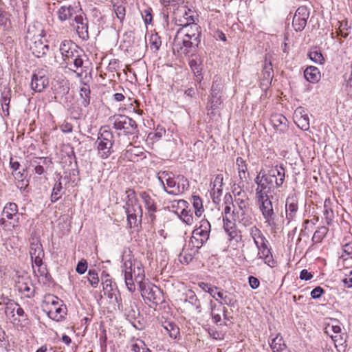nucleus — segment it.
Listing matches in <instances>:
<instances>
[{"mask_svg":"<svg viewBox=\"0 0 352 352\" xmlns=\"http://www.w3.org/2000/svg\"><path fill=\"white\" fill-rule=\"evenodd\" d=\"M144 277V270L141 263L138 261L136 263L135 267L133 268V279L135 284L137 283L140 286L142 283H145Z\"/></svg>","mask_w":352,"mask_h":352,"instance_id":"nucleus-29","label":"nucleus"},{"mask_svg":"<svg viewBox=\"0 0 352 352\" xmlns=\"http://www.w3.org/2000/svg\"><path fill=\"white\" fill-rule=\"evenodd\" d=\"M250 234L251 237L253 239L256 245H258V243L267 239L264 234L262 233L261 230L256 226H254L250 228Z\"/></svg>","mask_w":352,"mask_h":352,"instance_id":"nucleus-38","label":"nucleus"},{"mask_svg":"<svg viewBox=\"0 0 352 352\" xmlns=\"http://www.w3.org/2000/svg\"><path fill=\"white\" fill-rule=\"evenodd\" d=\"M186 302H188L192 305L195 306L197 309H199L201 306L199 300L197 298L195 293L192 290H188L186 293Z\"/></svg>","mask_w":352,"mask_h":352,"instance_id":"nucleus-43","label":"nucleus"},{"mask_svg":"<svg viewBox=\"0 0 352 352\" xmlns=\"http://www.w3.org/2000/svg\"><path fill=\"white\" fill-rule=\"evenodd\" d=\"M338 34L343 38H346L350 32L351 26L347 21H342L338 22Z\"/></svg>","mask_w":352,"mask_h":352,"instance_id":"nucleus-45","label":"nucleus"},{"mask_svg":"<svg viewBox=\"0 0 352 352\" xmlns=\"http://www.w3.org/2000/svg\"><path fill=\"white\" fill-rule=\"evenodd\" d=\"M162 326L170 338L176 339L179 336V329L174 322L165 320Z\"/></svg>","mask_w":352,"mask_h":352,"instance_id":"nucleus-30","label":"nucleus"},{"mask_svg":"<svg viewBox=\"0 0 352 352\" xmlns=\"http://www.w3.org/2000/svg\"><path fill=\"white\" fill-rule=\"evenodd\" d=\"M307 25V21L296 16H294L292 25L296 32H301Z\"/></svg>","mask_w":352,"mask_h":352,"instance_id":"nucleus-50","label":"nucleus"},{"mask_svg":"<svg viewBox=\"0 0 352 352\" xmlns=\"http://www.w3.org/2000/svg\"><path fill=\"white\" fill-rule=\"evenodd\" d=\"M102 284L103 285L104 294L111 300V302H116L118 306H120L121 298L120 292L117 288L116 284L113 283L110 276L106 274L101 277Z\"/></svg>","mask_w":352,"mask_h":352,"instance_id":"nucleus-14","label":"nucleus"},{"mask_svg":"<svg viewBox=\"0 0 352 352\" xmlns=\"http://www.w3.org/2000/svg\"><path fill=\"white\" fill-rule=\"evenodd\" d=\"M87 280L93 287L96 288L98 286L99 283V278L98 273L95 270L89 271Z\"/></svg>","mask_w":352,"mask_h":352,"instance_id":"nucleus-52","label":"nucleus"},{"mask_svg":"<svg viewBox=\"0 0 352 352\" xmlns=\"http://www.w3.org/2000/svg\"><path fill=\"white\" fill-rule=\"evenodd\" d=\"M211 226L207 219H202L199 226L194 229L190 243L197 250L201 248L209 239Z\"/></svg>","mask_w":352,"mask_h":352,"instance_id":"nucleus-7","label":"nucleus"},{"mask_svg":"<svg viewBox=\"0 0 352 352\" xmlns=\"http://www.w3.org/2000/svg\"><path fill=\"white\" fill-rule=\"evenodd\" d=\"M200 42H196L184 36H179L176 34L173 43V49L174 52H177L180 56H188L190 52H194L198 47Z\"/></svg>","mask_w":352,"mask_h":352,"instance_id":"nucleus-9","label":"nucleus"},{"mask_svg":"<svg viewBox=\"0 0 352 352\" xmlns=\"http://www.w3.org/2000/svg\"><path fill=\"white\" fill-rule=\"evenodd\" d=\"M127 216V222L129 228H133L135 226H137V218L138 217H140V214H126Z\"/></svg>","mask_w":352,"mask_h":352,"instance_id":"nucleus-59","label":"nucleus"},{"mask_svg":"<svg viewBox=\"0 0 352 352\" xmlns=\"http://www.w3.org/2000/svg\"><path fill=\"white\" fill-rule=\"evenodd\" d=\"M81 11L80 3L76 0H66L57 11L58 18L60 21L71 19L74 14Z\"/></svg>","mask_w":352,"mask_h":352,"instance_id":"nucleus-13","label":"nucleus"},{"mask_svg":"<svg viewBox=\"0 0 352 352\" xmlns=\"http://www.w3.org/2000/svg\"><path fill=\"white\" fill-rule=\"evenodd\" d=\"M270 347L273 352H282L286 349V345L282 337L277 336L272 340Z\"/></svg>","mask_w":352,"mask_h":352,"instance_id":"nucleus-39","label":"nucleus"},{"mask_svg":"<svg viewBox=\"0 0 352 352\" xmlns=\"http://www.w3.org/2000/svg\"><path fill=\"white\" fill-rule=\"evenodd\" d=\"M16 287L26 298H30L34 296L35 289L30 282L18 281Z\"/></svg>","mask_w":352,"mask_h":352,"instance_id":"nucleus-24","label":"nucleus"},{"mask_svg":"<svg viewBox=\"0 0 352 352\" xmlns=\"http://www.w3.org/2000/svg\"><path fill=\"white\" fill-rule=\"evenodd\" d=\"M219 303L226 305L232 308L237 307V300L234 294L226 291L225 292L223 300H219Z\"/></svg>","mask_w":352,"mask_h":352,"instance_id":"nucleus-36","label":"nucleus"},{"mask_svg":"<svg viewBox=\"0 0 352 352\" xmlns=\"http://www.w3.org/2000/svg\"><path fill=\"white\" fill-rule=\"evenodd\" d=\"M145 24H151L153 20L152 9L148 8L144 10L142 14Z\"/></svg>","mask_w":352,"mask_h":352,"instance_id":"nucleus-60","label":"nucleus"},{"mask_svg":"<svg viewBox=\"0 0 352 352\" xmlns=\"http://www.w3.org/2000/svg\"><path fill=\"white\" fill-rule=\"evenodd\" d=\"M11 99L10 90L3 91L1 94L0 102L5 116H9V107Z\"/></svg>","mask_w":352,"mask_h":352,"instance_id":"nucleus-32","label":"nucleus"},{"mask_svg":"<svg viewBox=\"0 0 352 352\" xmlns=\"http://www.w3.org/2000/svg\"><path fill=\"white\" fill-rule=\"evenodd\" d=\"M180 218L187 225H191L193 223L192 214L190 210H187L185 208L182 209Z\"/></svg>","mask_w":352,"mask_h":352,"instance_id":"nucleus-53","label":"nucleus"},{"mask_svg":"<svg viewBox=\"0 0 352 352\" xmlns=\"http://www.w3.org/2000/svg\"><path fill=\"white\" fill-rule=\"evenodd\" d=\"M305 78L310 82H317L320 78L319 69L314 66H309L304 72Z\"/></svg>","mask_w":352,"mask_h":352,"instance_id":"nucleus-27","label":"nucleus"},{"mask_svg":"<svg viewBox=\"0 0 352 352\" xmlns=\"http://www.w3.org/2000/svg\"><path fill=\"white\" fill-rule=\"evenodd\" d=\"M22 214L18 212V206L13 202L6 204L1 212L0 225L5 230L18 227Z\"/></svg>","mask_w":352,"mask_h":352,"instance_id":"nucleus-6","label":"nucleus"},{"mask_svg":"<svg viewBox=\"0 0 352 352\" xmlns=\"http://www.w3.org/2000/svg\"><path fill=\"white\" fill-rule=\"evenodd\" d=\"M111 120L115 129L122 130L126 135H135L138 131L136 122L126 116H114Z\"/></svg>","mask_w":352,"mask_h":352,"instance_id":"nucleus-10","label":"nucleus"},{"mask_svg":"<svg viewBox=\"0 0 352 352\" xmlns=\"http://www.w3.org/2000/svg\"><path fill=\"white\" fill-rule=\"evenodd\" d=\"M139 289L144 300H148L155 305L162 304L164 301L163 292L160 287L148 281L140 285Z\"/></svg>","mask_w":352,"mask_h":352,"instance_id":"nucleus-8","label":"nucleus"},{"mask_svg":"<svg viewBox=\"0 0 352 352\" xmlns=\"http://www.w3.org/2000/svg\"><path fill=\"white\" fill-rule=\"evenodd\" d=\"M166 184L167 186L164 184V185H162V188L165 192L170 195H179L184 190V186L181 189L179 185L176 183L174 179V175L170 178H168V180L166 182Z\"/></svg>","mask_w":352,"mask_h":352,"instance_id":"nucleus-25","label":"nucleus"},{"mask_svg":"<svg viewBox=\"0 0 352 352\" xmlns=\"http://www.w3.org/2000/svg\"><path fill=\"white\" fill-rule=\"evenodd\" d=\"M192 11L190 10H185L184 14V19L186 21L185 24H197L195 21V16L191 14Z\"/></svg>","mask_w":352,"mask_h":352,"instance_id":"nucleus-61","label":"nucleus"},{"mask_svg":"<svg viewBox=\"0 0 352 352\" xmlns=\"http://www.w3.org/2000/svg\"><path fill=\"white\" fill-rule=\"evenodd\" d=\"M236 164L238 169L239 176L241 180L246 179L248 165L246 161L242 157H238L236 160Z\"/></svg>","mask_w":352,"mask_h":352,"instance_id":"nucleus-37","label":"nucleus"},{"mask_svg":"<svg viewBox=\"0 0 352 352\" xmlns=\"http://www.w3.org/2000/svg\"><path fill=\"white\" fill-rule=\"evenodd\" d=\"M30 255L35 265H41L44 258V250L39 236L32 234L30 238Z\"/></svg>","mask_w":352,"mask_h":352,"instance_id":"nucleus-12","label":"nucleus"},{"mask_svg":"<svg viewBox=\"0 0 352 352\" xmlns=\"http://www.w3.org/2000/svg\"><path fill=\"white\" fill-rule=\"evenodd\" d=\"M324 292V289L318 286L315 287L311 292V296L314 299L319 298L321 295Z\"/></svg>","mask_w":352,"mask_h":352,"instance_id":"nucleus-64","label":"nucleus"},{"mask_svg":"<svg viewBox=\"0 0 352 352\" xmlns=\"http://www.w3.org/2000/svg\"><path fill=\"white\" fill-rule=\"evenodd\" d=\"M49 79L43 71L34 72L31 78V89L36 92H42L48 85Z\"/></svg>","mask_w":352,"mask_h":352,"instance_id":"nucleus-18","label":"nucleus"},{"mask_svg":"<svg viewBox=\"0 0 352 352\" xmlns=\"http://www.w3.org/2000/svg\"><path fill=\"white\" fill-rule=\"evenodd\" d=\"M122 261L126 286L129 292H133L135 290V285L133 279V268L135 267L136 263L138 261L133 259L131 255L123 256Z\"/></svg>","mask_w":352,"mask_h":352,"instance_id":"nucleus-11","label":"nucleus"},{"mask_svg":"<svg viewBox=\"0 0 352 352\" xmlns=\"http://www.w3.org/2000/svg\"><path fill=\"white\" fill-rule=\"evenodd\" d=\"M114 143L113 133L105 126L101 127L95 142L98 155L102 159L108 158L113 152L112 147Z\"/></svg>","mask_w":352,"mask_h":352,"instance_id":"nucleus-4","label":"nucleus"},{"mask_svg":"<svg viewBox=\"0 0 352 352\" xmlns=\"http://www.w3.org/2000/svg\"><path fill=\"white\" fill-rule=\"evenodd\" d=\"M177 33L179 36H184L196 42L201 41V27L197 24H184L182 25Z\"/></svg>","mask_w":352,"mask_h":352,"instance_id":"nucleus-17","label":"nucleus"},{"mask_svg":"<svg viewBox=\"0 0 352 352\" xmlns=\"http://www.w3.org/2000/svg\"><path fill=\"white\" fill-rule=\"evenodd\" d=\"M173 175H174L172 173H169L168 171H160L157 174V179L162 186L164 184H165L164 182L168 180V178H170Z\"/></svg>","mask_w":352,"mask_h":352,"instance_id":"nucleus-56","label":"nucleus"},{"mask_svg":"<svg viewBox=\"0 0 352 352\" xmlns=\"http://www.w3.org/2000/svg\"><path fill=\"white\" fill-rule=\"evenodd\" d=\"M263 80L267 81V82H270L272 81L274 77V70L270 58H268L267 56H265V63L263 66Z\"/></svg>","mask_w":352,"mask_h":352,"instance_id":"nucleus-26","label":"nucleus"},{"mask_svg":"<svg viewBox=\"0 0 352 352\" xmlns=\"http://www.w3.org/2000/svg\"><path fill=\"white\" fill-rule=\"evenodd\" d=\"M328 232V228L325 226H321L314 234L312 241L314 243H320L325 236Z\"/></svg>","mask_w":352,"mask_h":352,"instance_id":"nucleus-48","label":"nucleus"},{"mask_svg":"<svg viewBox=\"0 0 352 352\" xmlns=\"http://www.w3.org/2000/svg\"><path fill=\"white\" fill-rule=\"evenodd\" d=\"M295 16L307 21L309 17V11L306 6H300L296 11Z\"/></svg>","mask_w":352,"mask_h":352,"instance_id":"nucleus-54","label":"nucleus"},{"mask_svg":"<svg viewBox=\"0 0 352 352\" xmlns=\"http://www.w3.org/2000/svg\"><path fill=\"white\" fill-rule=\"evenodd\" d=\"M124 208L126 214H140V218L142 217V209L141 206L138 204H133L132 206H124Z\"/></svg>","mask_w":352,"mask_h":352,"instance_id":"nucleus-46","label":"nucleus"},{"mask_svg":"<svg viewBox=\"0 0 352 352\" xmlns=\"http://www.w3.org/2000/svg\"><path fill=\"white\" fill-rule=\"evenodd\" d=\"M294 121L302 130H309L310 126L309 118L307 111L303 107L296 108L294 113Z\"/></svg>","mask_w":352,"mask_h":352,"instance_id":"nucleus-19","label":"nucleus"},{"mask_svg":"<svg viewBox=\"0 0 352 352\" xmlns=\"http://www.w3.org/2000/svg\"><path fill=\"white\" fill-rule=\"evenodd\" d=\"M62 184L60 182H56L53 187L51 194V201H57L62 196Z\"/></svg>","mask_w":352,"mask_h":352,"instance_id":"nucleus-44","label":"nucleus"},{"mask_svg":"<svg viewBox=\"0 0 352 352\" xmlns=\"http://www.w3.org/2000/svg\"><path fill=\"white\" fill-rule=\"evenodd\" d=\"M269 193L256 190V198L258 208L265 219V223L269 226L274 227L276 225V214L274 212L272 202L268 195Z\"/></svg>","mask_w":352,"mask_h":352,"instance_id":"nucleus-5","label":"nucleus"},{"mask_svg":"<svg viewBox=\"0 0 352 352\" xmlns=\"http://www.w3.org/2000/svg\"><path fill=\"white\" fill-rule=\"evenodd\" d=\"M328 203H329V200L326 199L324 204L323 214L327 223L328 225H331L334 217V214L333 211L329 207Z\"/></svg>","mask_w":352,"mask_h":352,"instance_id":"nucleus-47","label":"nucleus"},{"mask_svg":"<svg viewBox=\"0 0 352 352\" xmlns=\"http://www.w3.org/2000/svg\"><path fill=\"white\" fill-rule=\"evenodd\" d=\"M59 51L63 59L60 64L82 77V73L78 72V69L83 66V57H85L83 50L71 40H65L60 43Z\"/></svg>","mask_w":352,"mask_h":352,"instance_id":"nucleus-2","label":"nucleus"},{"mask_svg":"<svg viewBox=\"0 0 352 352\" xmlns=\"http://www.w3.org/2000/svg\"><path fill=\"white\" fill-rule=\"evenodd\" d=\"M221 96L217 95V96H212L209 100V104L211 109H215L219 107V105L221 104Z\"/></svg>","mask_w":352,"mask_h":352,"instance_id":"nucleus-57","label":"nucleus"},{"mask_svg":"<svg viewBox=\"0 0 352 352\" xmlns=\"http://www.w3.org/2000/svg\"><path fill=\"white\" fill-rule=\"evenodd\" d=\"M298 201L294 195L289 196L286 199V217L289 221L292 220L298 211Z\"/></svg>","mask_w":352,"mask_h":352,"instance_id":"nucleus-22","label":"nucleus"},{"mask_svg":"<svg viewBox=\"0 0 352 352\" xmlns=\"http://www.w3.org/2000/svg\"><path fill=\"white\" fill-rule=\"evenodd\" d=\"M308 56L315 63L322 65L324 63V58L320 50L317 47L312 48L309 51Z\"/></svg>","mask_w":352,"mask_h":352,"instance_id":"nucleus-40","label":"nucleus"},{"mask_svg":"<svg viewBox=\"0 0 352 352\" xmlns=\"http://www.w3.org/2000/svg\"><path fill=\"white\" fill-rule=\"evenodd\" d=\"M4 313L7 318L13 324L20 322L21 320H25L27 319V315L24 310L15 301L4 307Z\"/></svg>","mask_w":352,"mask_h":352,"instance_id":"nucleus-16","label":"nucleus"},{"mask_svg":"<svg viewBox=\"0 0 352 352\" xmlns=\"http://www.w3.org/2000/svg\"><path fill=\"white\" fill-rule=\"evenodd\" d=\"M74 21L76 24L75 28L79 37L83 40L89 38L88 22L86 18H84L81 14H76L74 17Z\"/></svg>","mask_w":352,"mask_h":352,"instance_id":"nucleus-20","label":"nucleus"},{"mask_svg":"<svg viewBox=\"0 0 352 352\" xmlns=\"http://www.w3.org/2000/svg\"><path fill=\"white\" fill-rule=\"evenodd\" d=\"M87 269V263L85 260L82 259L80 261L76 266V271L80 274H83Z\"/></svg>","mask_w":352,"mask_h":352,"instance_id":"nucleus-58","label":"nucleus"},{"mask_svg":"<svg viewBox=\"0 0 352 352\" xmlns=\"http://www.w3.org/2000/svg\"><path fill=\"white\" fill-rule=\"evenodd\" d=\"M223 87L221 79L219 77L215 76L212 82L210 96L216 97L217 95H221Z\"/></svg>","mask_w":352,"mask_h":352,"instance_id":"nucleus-42","label":"nucleus"},{"mask_svg":"<svg viewBox=\"0 0 352 352\" xmlns=\"http://www.w3.org/2000/svg\"><path fill=\"white\" fill-rule=\"evenodd\" d=\"M90 94L89 85L85 82H82L80 89V96L82 99L81 103L84 107H87L90 104Z\"/></svg>","mask_w":352,"mask_h":352,"instance_id":"nucleus-31","label":"nucleus"},{"mask_svg":"<svg viewBox=\"0 0 352 352\" xmlns=\"http://www.w3.org/2000/svg\"><path fill=\"white\" fill-rule=\"evenodd\" d=\"M140 195L143 200L147 210H150L151 212L157 211L156 203L155 200L152 199L151 197L148 195V193L146 192H142Z\"/></svg>","mask_w":352,"mask_h":352,"instance_id":"nucleus-34","label":"nucleus"},{"mask_svg":"<svg viewBox=\"0 0 352 352\" xmlns=\"http://www.w3.org/2000/svg\"><path fill=\"white\" fill-rule=\"evenodd\" d=\"M46 158L45 157H33L30 161V165L34 167V171L38 175H42L44 172V168L40 164H46Z\"/></svg>","mask_w":352,"mask_h":352,"instance_id":"nucleus-41","label":"nucleus"},{"mask_svg":"<svg viewBox=\"0 0 352 352\" xmlns=\"http://www.w3.org/2000/svg\"><path fill=\"white\" fill-rule=\"evenodd\" d=\"M189 65L196 76V81L201 82L203 76L201 75L202 67L200 58L196 57L195 58L191 59L189 61Z\"/></svg>","mask_w":352,"mask_h":352,"instance_id":"nucleus-28","label":"nucleus"},{"mask_svg":"<svg viewBox=\"0 0 352 352\" xmlns=\"http://www.w3.org/2000/svg\"><path fill=\"white\" fill-rule=\"evenodd\" d=\"M125 194L126 196L125 204L126 206H132L133 204L138 203L134 190L129 188L126 190Z\"/></svg>","mask_w":352,"mask_h":352,"instance_id":"nucleus-51","label":"nucleus"},{"mask_svg":"<svg viewBox=\"0 0 352 352\" xmlns=\"http://www.w3.org/2000/svg\"><path fill=\"white\" fill-rule=\"evenodd\" d=\"M191 201L195 209V215L197 217H200L204 211L202 199L198 195H192Z\"/></svg>","mask_w":352,"mask_h":352,"instance_id":"nucleus-35","label":"nucleus"},{"mask_svg":"<svg viewBox=\"0 0 352 352\" xmlns=\"http://www.w3.org/2000/svg\"><path fill=\"white\" fill-rule=\"evenodd\" d=\"M285 177V170L282 165L272 166L267 170H261L254 179L256 190L271 193L283 185Z\"/></svg>","mask_w":352,"mask_h":352,"instance_id":"nucleus-1","label":"nucleus"},{"mask_svg":"<svg viewBox=\"0 0 352 352\" xmlns=\"http://www.w3.org/2000/svg\"><path fill=\"white\" fill-rule=\"evenodd\" d=\"M208 332L210 337L215 340H222L223 336L221 333L217 331L214 328H208Z\"/></svg>","mask_w":352,"mask_h":352,"instance_id":"nucleus-62","label":"nucleus"},{"mask_svg":"<svg viewBox=\"0 0 352 352\" xmlns=\"http://www.w3.org/2000/svg\"><path fill=\"white\" fill-rule=\"evenodd\" d=\"M232 192L234 195V201L237 206L232 210L233 219L243 226L247 227L252 223V217L250 214L249 199L245 191L234 189Z\"/></svg>","mask_w":352,"mask_h":352,"instance_id":"nucleus-3","label":"nucleus"},{"mask_svg":"<svg viewBox=\"0 0 352 352\" xmlns=\"http://www.w3.org/2000/svg\"><path fill=\"white\" fill-rule=\"evenodd\" d=\"M117 18L122 22L125 17V7L122 5H113Z\"/></svg>","mask_w":352,"mask_h":352,"instance_id":"nucleus-55","label":"nucleus"},{"mask_svg":"<svg viewBox=\"0 0 352 352\" xmlns=\"http://www.w3.org/2000/svg\"><path fill=\"white\" fill-rule=\"evenodd\" d=\"M330 337L333 340L336 347H341L344 350L347 346L346 338L347 335L345 333H338L336 335L330 334Z\"/></svg>","mask_w":352,"mask_h":352,"instance_id":"nucleus-33","label":"nucleus"},{"mask_svg":"<svg viewBox=\"0 0 352 352\" xmlns=\"http://www.w3.org/2000/svg\"><path fill=\"white\" fill-rule=\"evenodd\" d=\"M149 43L151 50H154L155 52L157 51L162 45L161 38L157 34H153L151 35Z\"/></svg>","mask_w":352,"mask_h":352,"instance_id":"nucleus-49","label":"nucleus"},{"mask_svg":"<svg viewBox=\"0 0 352 352\" xmlns=\"http://www.w3.org/2000/svg\"><path fill=\"white\" fill-rule=\"evenodd\" d=\"M270 121L274 129L280 133H285L289 128L287 119L282 114L275 113L272 115Z\"/></svg>","mask_w":352,"mask_h":352,"instance_id":"nucleus-21","label":"nucleus"},{"mask_svg":"<svg viewBox=\"0 0 352 352\" xmlns=\"http://www.w3.org/2000/svg\"><path fill=\"white\" fill-rule=\"evenodd\" d=\"M67 309L66 306L61 303L57 306L50 307L47 315L48 316L56 321H60L67 314Z\"/></svg>","mask_w":352,"mask_h":352,"instance_id":"nucleus-23","label":"nucleus"},{"mask_svg":"<svg viewBox=\"0 0 352 352\" xmlns=\"http://www.w3.org/2000/svg\"><path fill=\"white\" fill-rule=\"evenodd\" d=\"M342 329L339 325H328L326 328V332L329 335H336V333H340Z\"/></svg>","mask_w":352,"mask_h":352,"instance_id":"nucleus-63","label":"nucleus"},{"mask_svg":"<svg viewBox=\"0 0 352 352\" xmlns=\"http://www.w3.org/2000/svg\"><path fill=\"white\" fill-rule=\"evenodd\" d=\"M26 44L34 56L37 58L42 57L46 54L48 51L49 46L45 44L38 36L30 37V34L26 36Z\"/></svg>","mask_w":352,"mask_h":352,"instance_id":"nucleus-15","label":"nucleus"}]
</instances>
